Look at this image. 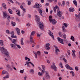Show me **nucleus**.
Masks as SVG:
<instances>
[{
    "mask_svg": "<svg viewBox=\"0 0 80 80\" xmlns=\"http://www.w3.org/2000/svg\"><path fill=\"white\" fill-rule=\"evenodd\" d=\"M35 17L36 18V21L37 22V24L39 25V28L41 30H44V25H43V23L42 22H39V21L40 20L39 18V17L37 15H35Z\"/></svg>",
    "mask_w": 80,
    "mask_h": 80,
    "instance_id": "obj_1",
    "label": "nucleus"
},
{
    "mask_svg": "<svg viewBox=\"0 0 80 80\" xmlns=\"http://www.w3.org/2000/svg\"><path fill=\"white\" fill-rule=\"evenodd\" d=\"M0 50L1 51L2 53H3L6 55L7 57L9 58L10 57V56H9V53L7 50L5 49V48L2 47V48H0Z\"/></svg>",
    "mask_w": 80,
    "mask_h": 80,
    "instance_id": "obj_2",
    "label": "nucleus"
},
{
    "mask_svg": "<svg viewBox=\"0 0 80 80\" xmlns=\"http://www.w3.org/2000/svg\"><path fill=\"white\" fill-rule=\"evenodd\" d=\"M50 44L49 43H46L44 46V48L46 50H48L50 49Z\"/></svg>",
    "mask_w": 80,
    "mask_h": 80,
    "instance_id": "obj_3",
    "label": "nucleus"
},
{
    "mask_svg": "<svg viewBox=\"0 0 80 80\" xmlns=\"http://www.w3.org/2000/svg\"><path fill=\"white\" fill-rule=\"evenodd\" d=\"M57 15L58 17H62V14H63V13L62 11H61L59 9H58L57 10Z\"/></svg>",
    "mask_w": 80,
    "mask_h": 80,
    "instance_id": "obj_4",
    "label": "nucleus"
},
{
    "mask_svg": "<svg viewBox=\"0 0 80 80\" xmlns=\"http://www.w3.org/2000/svg\"><path fill=\"white\" fill-rule=\"evenodd\" d=\"M57 39L58 40L59 42H60V43L62 45H64L65 43L63 42V40L62 39L60 38H59V37H58Z\"/></svg>",
    "mask_w": 80,
    "mask_h": 80,
    "instance_id": "obj_5",
    "label": "nucleus"
},
{
    "mask_svg": "<svg viewBox=\"0 0 80 80\" xmlns=\"http://www.w3.org/2000/svg\"><path fill=\"white\" fill-rule=\"evenodd\" d=\"M52 66H51V68L54 70V71H57V66L55 65V64L54 62H52Z\"/></svg>",
    "mask_w": 80,
    "mask_h": 80,
    "instance_id": "obj_6",
    "label": "nucleus"
},
{
    "mask_svg": "<svg viewBox=\"0 0 80 80\" xmlns=\"http://www.w3.org/2000/svg\"><path fill=\"white\" fill-rule=\"evenodd\" d=\"M27 67H31V66L30 65V63L32 65L33 67H35V65L33 64L31 62H27Z\"/></svg>",
    "mask_w": 80,
    "mask_h": 80,
    "instance_id": "obj_7",
    "label": "nucleus"
},
{
    "mask_svg": "<svg viewBox=\"0 0 80 80\" xmlns=\"http://www.w3.org/2000/svg\"><path fill=\"white\" fill-rule=\"evenodd\" d=\"M45 72L46 73V79H48V80H50V78H51V77H50V76L49 73H48V72H47V71H46Z\"/></svg>",
    "mask_w": 80,
    "mask_h": 80,
    "instance_id": "obj_8",
    "label": "nucleus"
},
{
    "mask_svg": "<svg viewBox=\"0 0 80 80\" xmlns=\"http://www.w3.org/2000/svg\"><path fill=\"white\" fill-rule=\"evenodd\" d=\"M35 7L36 8H40L42 7V5L41 4H38V3H36Z\"/></svg>",
    "mask_w": 80,
    "mask_h": 80,
    "instance_id": "obj_9",
    "label": "nucleus"
},
{
    "mask_svg": "<svg viewBox=\"0 0 80 80\" xmlns=\"http://www.w3.org/2000/svg\"><path fill=\"white\" fill-rule=\"evenodd\" d=\"M10 45L13 49H14V50H16V49H17V48H16V45H15V44H11Z\"/></svg>",
    "mask_w": 80,
    "mask_h": 80,
    "instance_id": "obj_10",
    "label": "nucleus"
},
{
    "mask_svg": "<svg viewBox=\"0 0 80 80\" xmlns=\"http://www.w3.org/2000/svg\"><path fill=\"white\" fill-rule=\"evenodd\" d=\"M72 55L73 58H76V55H75L76 51L74 50H73L72 51Z\"/></svg>",
    "mask_w": 80,
    "mask_h": 80,
    "instance_id": "obj_11",
    "label": "nucleus"
},
{
    "mask_svg": "<svg viewBox=\"0 0 80 80\" xmlns=\"http://www.w3.org/2000/svg\"><path fill=\"white\" fill-rule=\"evenodd\" d=\"M76 19L77 20L78 22H80V17L78 16V15L75 14Z\"/></svg>",
    "mask_w": 80,
    "mask_h": 80,
    "instance_id": "obj_12",
    "label": "nucleus"
},
{
    "mask_svg": "<svg viewBox=\"0 0 80 80\" xmlns=\"http://www.w3.org/2000/svg\"><path fill=\"white\" fill-rule=\"evenodd\" d=\"M42 10H43V9L42 8H39V9H38V12L41 16H43V15L42 14Z\"/></svg>",
    "mask_w": 80,
    "mask_h": 80,
    "instance_id": "obj_13",
    "label": "nucleus"
},
{
    "mask_svg": "<svg viewBox=\"0 0 80 80\" xmlns=\"http://www.w3.org/2000/svg\"><path fill=\"white\" fill-rule=\"evenodd\" d=\"M66 67L67 68V69H68L69 70H73V69L72 68V67H70V66L68 64H67L66 65Z\"/></svg>",
    "mask_w": 80,
    "mask_h": 80,
    "instance_id": "obj_14",
    "label": "nucleus"
},
{
    "mask_svg": "<svg viewBox=\"0 0 80 80\" xmlns=\"http://www.w3.org/2000/svg\"><path fill=\"white\" fill-rule=\"evenodd\" d=\"M48 34L50 36H51V37H52V38L53 39V40H55V38H54V36H53V34L52 32H48Z\"/></svg>",
    "mask_w": 80,
    "mask_h": 80,
    "instance_id": "obj_15",
    "label": "nucleus"
},
{
    "mask_svg": "<svg viewBox=\"0 0 80 80\" xmlns=\"http://www.w3.org/2000/svg\"><path fill=\"white\" fill-rule=\"evenodd\" d=\"M69 11L70 12H73L75 11V9L73 7H71L70 8H69Z\"/></svg>",
    "mask_w": 80,
    "mask_h": 80,
    "instance_id": "obj_16",
    "label": "nucleus"
},
{
    "mask_svg": "<svg viewBox=\"0 0 80 80\" xmlns=\"http://www.w3.org/2000/svg\"><path fill=\"white\" fill-rule=\"evenodd\" d=\"M50 22H52V24L53 25H55V24L57 23V21L55 19H52V20L50 21Z\"/></svg>",
    "mask_w": 80,
    "mask_h": 80,
    "instance_id": "obj_17",
    "label": "nucleus"
},
{
    "mask_svg": "<svg viewBox=\"0 0 80 80\" xmlns=\"http://www.w3.org/2000/svg\"><path fill=\"white\" fill-rule=\"evenodd\" d=\"M18 41H17V39H13V40H12V43H14V44H17V43H17Z\"/></svg>",
    "mask_w": 80,
    "mask_h": 80,
    "instance_id": "obj_18",
    "label": "nucleus"
},
{
    "mask_svg": "<svg viewBox=\"0 0 80 80\" xmlns=\"http://www.w3.org/2000/svg\"><path fill=\"white\" fill-rule=\"evenodd\" d=\"M16 30L18 34L19 35H20V29L17 28H16Z\"/></svg>",
    "mask_w": 80,
    "mask_h": 80,
    "instance_id": "obj_19",
    "label": "nucleus"
},
{
    "mask_svg": "<svg viewBox=\"0 0 80 80\" xmlns=\"http://www.w3.org/2000/svg\"><path fill=\"white\" fill-rule=\"evenodd\" d=\"M62 32H63V33H65V32H67V30L65 29V27L63 26L62 27Z\"/></svg>",
    "mask_w": 80,
    "mask_h": 80,
    "instance_id": "obj_20",
    "label": "nucleus"
},
{
    "mask_svg": "<svg viewBox=\"0 0 80 80\" xmlns=\"http://www.w3.org/2000/svg\"><path fill=\"white\" fill-rule=\"evenodd\" d=\"M18 12L17 13V15H18V16L20 17L21 16V15H20V10H17L16 11V12Z\"/></svg>",
    "mask_w": 80,
    "mask_h": 80,
    "instance_id": "obj_21",
    "label": "nucleus"
},
{
    "mask_svg": "<svg viewBox=\"0 0 80 80\" xmlns=\"http://www.w3.org/2000/svg\"><path fill=\"white\" fill-rule=\"evenodd\" d=\"M58 52H60V50H59L58 48H57L55 49L56 54V55H58Z\"/></svg>",
    "mask_w": 80,
    "mask_h": 80,
    "instance_id": "obj_22",
    "label": "nucleus"
},
{
    "mask_svg": "<svg viewBox=\"0 0 80 80\" xmlns=\"http://www.w3.org/2000/svg\"><path fill=\"white\" fill-rule=\"evenodd\" d=\"M57 8H58V7L57 6L53 8V10H54V13L57 12Z\"/></svg>",
    "mask_w": 80,
    "mask_h": 80,
    "instance_id": "obj_23",
    "label": "nucleus"
},
{
    "mask_svg": "<svg viewBox=\"0 0 80 80\" xmlns=\"http://www.w3.org/2000/svg\"><path fill=\"white\" fill-rule=\"evenodd\" d=\"M5 73H7V75H8V72H7V71L5 70H3V71H2V75H4V74H5Z\"/></svg>",
    "mask_w": 80,
    "mask_h": 80,
    "instance_id": "obj_24",
    "label": "nucleus"
},
{
    "mask_svg": "<svg viewBox=\"0 0 80 80\" xmlns=\"http://www.w3.org/2000/svg\"><path fill=\"white\" fill-rule=\"evenodd\" d=\"M2 6L5 10L7 9V6H6V4L5 3H2Z\"/></svg>",
    "mask_w": 80,
    "mask_h": 80,
    "instance_id": "obj_25",
    "label": "nucleus"
},
{
    "mask_svg": "<svg viewBox=\"0 0 80 80\" xmlns=\"http://www.w3.org/2000/svg\"><path fill=\"white\" fill-rule=\"evenodd\" d=\"M3 16L5 18H7V14L5 12H3Z\"/></svg>",
    "mask_w": 80,
    "mask_h": 80,
    "instance_id": "obj_26",
    "label": "nucleus"
},
{
    "mask_svg": "<svg viewBox=\"0 0 80 80\" xmlns=\"http://www.w3.org/2000/svg\"><path fill=\"white\" fill-rule=\"evenodd\" d=\"M20 8L22 9V10H23L24 13H25V12H26V10H25V8H23V6L21 5L20 6Z\"/></svg>",
    "mask_w": 80,
    "mask_h": 80,
    "instance_id": "obj_27",
    "label": "nucleus"
},
{
    "mask_svg": "<svg viewBox=\"0 0 80 80\" xmlns=\"http://www.w3.org/2000/svg\"><path fill=\"white\" fill-rule=\"evenodd\" d=\"M21 44L22 45H24V42H23V38H22L21 40Z\"/></svg>",
    "mask_w": 80,
    "mask_h": 80,
    "instance_id": "obj_28",
    "label": "nucleus"
},
{
    "mask_svg": "<svg viewBox=\"0 0 80 80\" xmlns=\"http://www.w3.org/2000/svg\"><path fill=\"white\" fill-rule=\"evenodd\" d=\"M29 73L31 74H34V70L32 69L29 71Z\"/></svg>",
    "mask_w": 80,
    "mask_h": 80,
    "instance_id": "obj_29",
    "label": "nucleus"
},
{
    "mask_svg": "<svg viewBox=\"0 0 80 80\" xmlns=\"http://www.w3.org/2000/svg\"><path fill=\"white\" fill-rule=\"evenodd\" d=\"M8 11L10 14H13V12L12 9L9 8L8 9Z\"/></svg>",
    "mask_w": 80,
    "mask_h": 80,
    "instance_id": "obj_30",
    "label": "nucleus"
},
{
    "mask_svg": "<svg viewBox=\"0 0 80 80\" xmlns=\"http://www.w3.org/2000/svg\"><path fill=\"white\" fill-rule=\"evenodd\" d=\"M70 73H71L72 75V77H74L75 76V73L73 71H71V72H70Z\"/></svg>",
    "mask_w": 80,
    "mask_h": 80,
    "instance_id": "obj_31",
    "label": "nucleus"
},
{
    "mask_svg": "<svg viewBox=\"0 0 80 80\" xmlns=\"http://www.w3.org/2000/svg\"><path fill=\"white\" fill-rule=\"evenodd\" d=\"M35 31H32L30 37H32V36H33V35H35Z\"/></svg>",
    "mask_w": 80,
    "mask_h": 80,
    "instance_id": "obj_32",
    "label": "nucleus"
},
{
    "mask_svg": "<svg viewBox=\"0 0 80 80\" xmlns=\"http://www.w3.org/2000/svg\"><path fill=\"white\" fill-rule=\"evenodd\" d=\"M0 43L1 45V46H2V47H3V45H4V44H3V42L2 40H0Z\"/></svg>",
    "mask_w": 80,
    "mask_h": 80,
    "instance_id": "obj_33",
    "label": "nucleus"
},
{
    "mask_svg": "<svg viewBox=\"0 0 80 80\" xmlns=\"http://www.w3.org/2000/svg\"><path fill=\"white\" fill-rule=\"evenodd\" d=\"M42 67L43 69V71H44V73H45V65H42Z\"/></svg>",
    "mask_w": 80,
    "mask_h": 80,
    "instance_id": "obj_34",
    "label": "nucleus"
},
{
    "mask_svg": "<svg viewBox=\"0 0 80 80\" xmlns=\"http://www.w3.org/2000/svg\"><path fill=\"white\" fill-rule=\"evenodd\" d=\"M15 45L19 49H20V48H21V46H20V45L18 44H15Z\"/></svg>",
    "mask_w": 80,
    "mask_h": 80,
    "instance_id": "obj_35",
    "label": "nucleus"
},
{
    "mask_svg": "<svg viewBox=\"0 0 80 80\" xmlns=\"http://www.w3.org/2000/svg\"><path fill=\"white\" fill-rule=\"evenodd\" d=\"M6 67L7 68H11V70H12V68H11V66L10 65V64L6 65Z\"/></svg>",
    "mask_w": 80,
    "mask_h": 80,
    "instance_id": "obj_36",
    "label": "nucleus"
},
{
    "mask_svg": "<svg viewBox=\"0 0 80 80\" xmlns=\"http://www.w3.org/2000/svg\"><path fill=\"white\" fill-rule=\"evenodd\" d=\"M11 24L13 27H15L16 25V23L15 22H13V21H11Z\"/></svg>",
    "mask_w": 80,
    "mask_h": 80,
    "instance_id": "obj_37",
    "label": "nucleus"
},
{
    "mask_svg": "<svg viewBox=\"0 0 80 80\" xmlns=\"http://www.w3.org/2000/svg\"><path fill=\"white\" fill-rule=\"evenodd\" d=\"M73 3L74 4L76 5V6H77V1H76V0H74L73 1Z\"/></svg>",
    "mask_w": 80,
    "mask_h": 80,
    "instance_id": "obj_38",
    "label": "nucleus"
},
{
    "mask_svg": "<svg viewBox=\"0 0 80 80\" xmlns=\"http://www.w3.org/2000/svg\"><path fill=\"white\" fill-rule=\"evenodd\" d=\"M38 69H39V70H40L41 71V72H42V73H44V71H43V70L40 67H39Z\"/></svg>",
    "mask_w": 80,
    "mask_h": 80,
    "instance_id": "obj_39",
    "label": "nucleus"
},
{
    "mask_svg": "<svg viewBox=\"0 0 80 80\" xmlns=\"http://www.w3.org/2000/svg\"><path fill=\"white\" fill-rule=\"evenodd\" d=\"M62 35L64 39H66V38H67V36H66V34H63Z\"/></svg>",
    "mask_w": 80,
    "mask_h": 80,
    "instance_id": "obj_40",
    "label": "nucleus"
},
{
    "mask_svg": "<svg viewBox=\"0 0 80 80\" xmlns=\"http://www.w3.org/2000/svg\"><path fill=\"white\" fill-rule=\"evenodd\" d=\"M10 18V16H8V18H7L8 21L9 22H10V18Z\"/></svg>",
    "mask_w": 80,
    "mask_h": 80,
    "instance_id": "obj_41",
    "label": "nucleus"
},
{
    "mask_svg": "<svg viewBox=\"0 0 80 80\" xmlns=\"http://www.w3.org/2000/svg\"><path fill=\"white\" fill-rule=\"evenodd\" d=\"M72 41H75V38L73 36H72L70 38Z\"/></svg>",
    "mask_w": 80,
    "mask_h": 80,
    "instance_id": "obj_42",
    "label": "nucleus"
},
{
    "mask_svg": "<svg viewBox=\"0 0 80 80\" xmlns=\"http://www.w3.org/2000/svg\"><path fill=\"white\" fill-rule=\"evenodd\" d=\"M6 33H8V34H9V35H10V34H11V32H10L9 30H6Z\"/></svg>",
    "mask_w": 80,
    "mask_h": 80,
    "instance_id": "obj_43",
    "label": "nucleus"
},
{
    "mask_svg": "<svg viewBox=\"0 0 80 80\" xmlns=\"http://www.w3.org/2000/svg\"><path fill=\"white\" fill-rule=\"evenodd\" d=\"M58 35H59L60 37H63L62 35V32H59L58 33Z\"/></svg>",
    "mask_w": 80,
    "mask_h": 80,
    "instance_id": "obj_44",
    "label": "nucleus"
},
{
    "mask_svg": "<svg viewBox=\"0 0 80 80\" xmlns=\"http://www.w3.org/2000/svg\"><path fill=\"white\" fill-rule=\"evenodd\" d=\"M36 54H38V55L39 56H40V55L41 54V52H40V51H38L37 52Z\"/></svg>",
    "mask_w": 80,
    "mask_h": 80,
    "instance_id": "obj_45",
    "label": "nucleus"
},
{
    "mask_svg": "<svg viewBox=\"0 0 80 80\" xmlns=\"http://www.w3.org/2000/svg\"><path fill=\"white\" fill-rule=\"evenodd\" d=\"M52 16H49V21L50 22H51L52 20Z\"/></svg>",
    "mask_w": 80,
    "mask_h": 80,
    "instance_id": "obj_46",
    "label": "nucleus"
},
{
    "mask_svg": "<svg viewBox=\"0 0 80 80\" xmlns=\"http://www.w3.org/2000/svg\"><path fill=\"white\" fill-rule=\"evenodd\" d=\"M63 25H64V26H65V27L67 28V27L68 25H67V24H66V23H64L63 24Z\"/></svg>",
    "mask_w": 80,
    "mask_h": 80,
    "instance_id": "obj_47",
    "label": "nucleus"
},
{
    "mask_svg": "<svg viewBox=\"0 0 80 80\" xmlns=\"http://www.w3.org/2000/svg\"><path fill=\"white\" fill-rule=\"evenodd\" d=\"M38 75H39V76H42V75H43V73L39 72L38 73Z\"/></svg>",
    "mask_w": 80,
    "mask_h": 80,
    "instance_id": "obj_48",
    "label": "nucleus"
},
{
    "mask_svg": "<svg viewBox=\"0 0 80 80\" xmlns=\"http://www.w3.org/2000/svg\"><path fill=\"white\" fill-rule=\"evenodd\" d=\"M11 37L12 38H17V36H14L13 35H12L11 36Z\"/></svg>",
    "mask_w": 80,
    "mask_h": 80,
    "instance_id": "obj_49",
    "label": "nucleus"
},
{
    "mask_svg": "<svg viewBox=\"0 0 80 80\" xmlns=\"http://www.w3.org/2000/svg\"><path fill=\"white\" fill-rule=\"evenodd\" d=\"M30 42H32V41H33V37H32L31 36H30Z\"/></svg>",
    "mask_w": 80,
    "mask_h": 80,
    "instance_id": "obj_50",
    "label": "nucleus"
},
{
    "mask_svg": "<svg viewBox=\"0 0 80 80\" xmlns=\"http://www.w3.org/2000/svg\"><path fill=\"white\" fill-rule=\"evenodd\" d=\"M63 64L62 63V62H60V66L61 67V68H63V66H62Z\"/></svg>",
    "mask_w": 80,
    "mask_h": 80,
    "instance_id": "obj_51",
    "label": "nucleus"
},
{
    "mask_svg": "<svg viewBox=\"0 0 80 80\" xmlns=\"http://www.w3.org/2000/svg\"><path fill=\"white\" fill-rule=\"evenodd\" d=\"M9 78V76L8 75H7L6 77H3V78Z\"/></svg>",
    "mask_w": 80,
    "mask_h": 80,
    "instance_id": "obj_52",
    "label": "nucleus"
},
{
    "mask_svg": "<svg viewBox=\"0 0 80 80\" xmlns=\"http://www.w3.org/2000/svg\"><path fill=\"white\" fill-rule=\"evenodd\" d=\"M75 70H76V71H78V68L76 66L75 67Z\"/></svg>",
    "mask_w": 80,
    "mask_h": 80,
    "instance_id": "obj_53",
    "label": "nucleus"
},
{
    "mask_svg": "<svg viewBox=\"0 0 80 80\" xmlns=\"http://www.w3.org/2000/svg\"><path fill=\"white\" fill-rule=\"evenodd\" d=\"M24 69H23V70H21L20 71V72L21 73H23L24 72Z\"/></svg>",
    "mask_w": 80,
    "mask_h": 80,
    "instance_id": "obj_54",
    "label": "nucleus"
},
{
    "mask_svg": "<svg viewBox=\"0 0 80 80\" xmlns=\"http://www.w3.org/2000/svg\"><path fill=\"white\" fill-rule=\"evenodd\" d=\"M8 22V20H7V21H6V23L7 25L9 26V22Z\"/></svg>",
    "mask_w": 80,
    "mask_h": 80,
    "instance_id": "obj_55",
    "label": "nucleus"
},
{
    "mask_svg": "<svg viewBox=\"0 0 80 80\" xmlns=\"http://www.w3.org/2000/svg\"><path fill=\"white\" fill-rule=\"evenodd\" d=\"M64 5H65V1H62V7H64Z\"/></svg>",
    "mask_w": 80,
    "mask_h": 80,
    "instance_id": "obj_56",
    "label": "nucleus"
},
{
    "mask_svg": "<svg viewBox=\"0 0 80 80\" xmlns=\"http://www.w3.org/2000/svg\"><path fill=\"white\" fill-rule=\"evenodd\" d=\"M31 2H30V1H28V5H31Z\"/></svg>",
    "mask_w": 80,
    "mask_h": 80,
    "instance_id": "obj_57",
    "label": "nucleus"
},
{
    "mask_svg": "<svg viewBox=\"0 0 80 80\" xmlns=\"http://www.w3.org/2000/svg\"><path fill=\"white\" fill-rule=\"evenodd\" d=\"M11 33L12 35H14V34L15 33H14V32L12 31L11 32Z\"/></svg>",
    "mask_w": 80,
    "mask_h": 80,
    "instance_id": "obj_58",
    "label": "nucleus"
},
{
    "mask_svg": "<svg viewBox=\"0 0 80 80\" xmlns=\"http://www.w3.org/2000/svg\"><path fill=\"white\" fill-rule=\"evenodd\" d=\"M40 35H41L38 33L37 34V37H39V38H40Z\"/></svg>",
    "mask_w": 80,
    "mask_h": 80,
    "instance_id": "obj_59",
    "label": "nucleus"
},
{
    "mask_svg": "<svg viewBox=\"0 0 80 80\" xmlns=\"http://www.w3.org/2000/svg\"><path fill=\"white\" fill-rule=\"evenodd\" d=\"M68 55H70V51H68Z\"/></svg>",
    "mask_w": 80,
    "mask_h": 80,
    "instance_id": "obj_60",
    "label": "nucleus"
},
{
    "mask_svg": "<svg viewBox=\"0 0 80 80\" xmlns=\"http://www.w3.org/2000/svg\"><path fill=\"white\" fill-rule=\"evenodd\" d=\"M30 25H31V24L29 23H28L27 24V26L28 27H30Z\"/></svg>",
    "mask_w": 80,
    "mask_h": 80,
    "instance_id": "obj_61",
    "label": "nucleus"
},
{
    "mask_svg": "<svg viewBox=\"0 0 80 80\" xmlns=\"http://www.w3.org/2000/svg\"><path fill=\"white\" fill-rule=\"evenodd\" d=\"M58 5L59 6H62V3L60 2H59L58 3Z\"/></svg>",
    "mask_w": 80,
    "mask_h": 80,
    "instance_id": "obj_62",
    "label": "nucleus"
},
{
    "mask_svg": "<svg viewBox=\"0 0 80 80\" xmlns=\"http://www.w3.org/2000/svg\"><path fill=\"white\" fill-rule=\"evenodd\" d=\"M63 61H64L65 62H67V60H66V59H65V58H63Z\"/></svg>",
    "mask_w": 80,
    "mask_h": 80,
    "instance_id": "obj_63",
    "label": "nucleus"
},
{
    "mask_svg": "<svg viewBox=\"0 0 80 80\" xmlns=\"http://www.w3.org/2000/svg\"><path fill=\"white\" fill-rule=\"evenodd\" d=\"M44 53H45V54H46V55H47V54H48V52H47V51H45Z\"/></svg>",
    "mask_w": 80,
    "mask_h": 80,
    "instance_id": "obj_64",
    "label": "nucleus"
}]
</instances>
